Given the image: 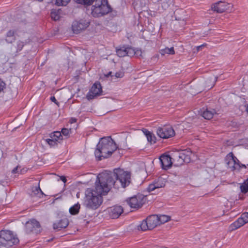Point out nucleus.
Masks as SVG:
<instances>
[{
    "label": "nucleus",
    "instance_id": "obj_16",
    "mask_svg": "<svg viewBox=\"0 0 248 248\" xmlns=\"http://www.w3.org/2000/svg\"><path fill=\"white\" fill-rule=\"evenodd\" d=\"M146 220L149 227V230H152L159 225L158 215H153L150 216L146 218Z\"/></svg>",
    "mask_w": 248,
    "mask_h": 248
},
{
    "label": "nucleus",
    "instance_id": "obj_2",
    "mask_svg": "<svg viewBox=\"0 0 248 248\" xmlns=\"http://www.w3.org/2000/svg\"><path fill=\"white\" fill-rule=\"evenodd\" d=\"M117 148L115 141L110 137L102 138L96 145L94 152L95 157L98 161L107 158L109 157Z\"/></svg>",
    "mask_w": 248,
    "mask_h": 248
},
{
    "label": "nucleus",
    "instance_id": "obj_12",
    "mask_svg": "<svg viewBox=\"0 0 248 248\" xmlns=\"http://www.w3.org/2000/svg\"><path fill=\"white\" fill-rule=\"evenodd\" d=\"M107 212L110 218L115 219L120 216L123 213L124 210L121 206L116 205L108 208Z\"/></svg>",
    "mask_w": 248,
    "mask_h": 248
},
{
    "label": "nucleus",
    "instance_id": "obj_20",
    "mask_svg": "<svg viewBox=\"0 0 248 248\" xmlns=\"http://www.w3.org/2000/svg\"><path fill=\"white\" fill-rule=\"evenodd\" d=\"M216 113V110L214 109L209 110L206 108V110H203L201 114V115L205 119L210 120L213 117L214 114Z\"/></svg>",
    "mask_w": 248,
    "mask_h": 248
},
{
    "label": "nucleus",
    "instance_id": "obj_31",
    "mask_svg": "<svg viewBox=\"0 0 248 248\" xmlns=\"http://www.w3.org/2000/svg\"><path fill=\"white\" fill-rule=\"evenodd\" d=\"M77 3L83 5L85 6H91L95 0H73Z\"/></svg>",
    "mask_w": 248,
    "mask_h": 248
},
{
    "label": "nucleus",
    "instance_id": "obj_40",
    "mask_svg": "<svg viewBox=\"0 0 248 248\" xmlns=\"http://www.w3.org/2000/svg\"><path fill=\"white\" fill-rule=\"evenodd\" d=\"M241 217L243 218L246 223H248V213H243Z\"/></svg>",
    "mask_w": 248,
    "mask_h": 248
},
{
    "label": "nucleus",
    "instance_id": "obj_32",
    "mask_svg": "<svg viewBox=\"0 0 248 248\" xmlns=\"http://www.w3.org/2000/svg\"><path fill=\"white\" fill-rule=\"evenodd\" d=\"M172 1V0H160L159 4L161 5L163 9L166 10L171 4Z\"/></svg>",
    "mask_w": 248,
    "mask_h": 248
},
{
    "label": "nucleus",
    "instance_id": "obj_43",
    "mask_svg": "<svg viewBox=\"0 0 248 248\" xmlns=\"http://www.w3.org/2000/svg\"><path fill=\"white\" fill-rule=\"evenodd\" d=\"M50 100L55 103L57 105L59 106V102L58 101H57V100H56V98L55 97V96H51L50 97Z\"/></svg>",
    "mask_w": 248,
    "mask_h": 248
},
{
    "label": "nucleus",
    "instance_id": "obj_25",
    "mask_svg": "<svg viewBox=\"0 0 248 248\" xmlns=\"http://www.w3.org/2000/svg\"><path fill=\"white\" fill-rule=\"evenodd\" d=\"M80 208V205L77 203L70 208L69 213L72 215H77L79 213Z\"/></svg>",
    "mask_w": 248,
    "mask_h": 248
},
{
    "label": "nucleus",
    "instance_id": "obj_24",
    "mask_svg": "<svg viewBox=\"0 0 248 248\" xmlns=\"http://www.w3.org/2000/svg\"><path fill=\"white\" fill-rule=\"evenodd\" d=\"M50 16L53 20L57 21L60 19L61 17L60 11L59 10L52 9L50 13Z\"/></svg>",
    "mask_w": 248,
    "mask_h": 248
},
{
    "label": "nucleus",
    "instance_id": "obj_28",
    "mask_svg": "<svg viewBox=\"0 0 248 248\" xmlns=\"http://www.w3.org/2000/svg\"><path fill=\"white\" fill-rule=\"evenodd\" d=\"M138 230H141L142 231H145L149 230V227L146 219L145 220H143L140 224L138 226Z\"/></svg>",
    "mask_w": 248,
    "mask_h": 248
},
{
    "label": "nucleus",
    "instance_id": "obj_46",
    "mask_svg": "<svg viewBox=\"0 0 248 248\" xmlns=\"http://www.w3.org/2000/svg\"><path fill=\"white\" fill-rule=\"evenodd\" d=\"M18 166H16V167H15L12 170V173H13V174H15V173H16V172H17V170H18Z\"/></svg>",
    "mask_w": 248,
    "mask_h": 248
},
{
    "label": "nucleus",
    "instance_id": "obj_13",
    "mask_svg": "<svg viewBox=\"0 0 248 248\" xmlns=\"http://www.w3.org/2000/svg\"><path fill=\"white\" fill-rule=\"evenodd\" d=\"M172 158L168 155H162L159 157V161L161 164V167L162 169L167 170L170 168L172 165Z\"/></svg>",
    "mask_w": 248,
    "mask_h": 248
},
{
    "label": "nucleus",
    "instance_id": "obj_51",
    "mask_svg": "<svg viewBox=\"0 0 248 248\" xmlns=\"http://www.w3.org/2000/svg\"><path fill=\"white\" fill-rule=\"evenodd\" d=\"M246 110H247V112H248V106H247V107Z\"/></svg>",
    "mask_w": 248,
    "mask_h": 248
},
{
    "label": "nucleus",
    "instance_id": "obj_3",
    "mask_svg": "<svg viewBox=\"0 0 248 248\" xmlns=\"http://www.w3.org/2000/svg\"><path fill=\"white\" fill-rule=\"evenodd\" d=\"M103 202V198L93 191V189L87 188L85 191L84 205L88 209L96 210Z\"/></svg>",
    "mask_w": 248,
    "mask_h": 248
},
{
    "label": "nucleus",
    "instance_id": "obj_39",
    "mask_svg": "<svg viewBox=\"0 0 248 248\" xmlns=\"http://www.w3.org/2000/svg\"><path fill=\"white\" fill-rule=\"evenodd\" d=\"M61 135L62 134L64 136H67L69 133V130L67 128H63L62 129Z\"/></svg>",
    "mask_w": 248,
    "mask_h": 248
},
{
    "label": "nucleus",
    "instance_id": "obj_44",
    "mask_svg": "<svg viewBox=\"0 0 248 248\" xmlns=\"http://www.w3.org/2000/svg\"><path fill=\"white\" fill-rule=\"evenodd\" d=\"M206 46V44H203L202 45L197 46V51H199L200 50H202V47H205Z\"/></svg>",
    "mask_w": 248,
    "mask_h": 248
},
{
    "label": "nucleus",
    "instance_id": "obj_27",
    "mask_svg": "<svg viewBox=\"0 0 248 248\" xmlns=\"http://www.w3.org/2000/svg\"><path fill=\"white\" fill-rule=\"evenodd\" d=\"M50 137L51 138L53 139L54 140H56L57 142H59V140H62V136L61 135V132L59 131H55L53 133H51Z\"/></svg>",
    "mask_w": 248,
    "mask_h": 248
},
{
    "label": "nucleus",
    "instance_id": "obj_11",
    "mask_svg": "<svg viewBox=\"0 0 248 248\" xmlns=\"http://www.w3.org/2000/svg\"><path fill=\"white\" fill-rule=\"evenodd\" d=\"M230 8H232L231 4L222 1H219L215 3L212 6V9L214 11L218 13H222L226 11H228Z\"/></svg>",
    "mask_w": 248,
    "mask_h": 248
},
{
    "label": "nucleus",
    "instance_id": "obj_19",
    "mask_svg": "<svg viewBox=\"0 0 248 248\" xmlns=\"http://www.w3.org/2000/svg\"><path fill=\"white\" fill-rule=\"evenodd\" d=\"M142 131L146 136L148 141L150 142L151 144H154L156 142V137L153 133L146 129H144Z\"/></svg>",
    "mask_w": 248,
    "mask_h": 248
},
{
    "label": "nucleus",
    "instance_id": "obj_38",
    "mask_svg": "<svg viewBox=\"0 0 248 248\" xmlns=\"http://www.w3.org/2000/svg\"><path fill=\"white\" fill-rule=\"evenodd\" d=\"M24 42L21 41H17V49H16V53H17L18 52L20 51L23 47H24Z\"/></svg>",
    "mask_w": 248,
    "mask_h": 248
},
{
    "label": "nucleus",
    "instance_id": "obj_34",
    "mask_svg": "<svg viewBox=\"0 0 248 248\" xmlns=\"http://www.w3.org/2000/svg\"><path fill=\"white\" fill-rule=\"evenodd\" d=\"M241 191L243 193H246L248 191V184L245 180L240 186Z\"/></svg>",
    "mask_w": 248,
    "mask_h": 248
},
{
    "label": "nucleus",
    "instance_id": "obj_10",
    "mask_svg": "<svg viewBox=\"0 0 248 248\" xmlns=\"http://www.w3.org/2000/svg\"><path fill=\"white\" fill-rule=\"evenodd\" d=\"M102 92V89L101 84L99 82H96L93 84L87 93V98L88 100L93 99L95 97L100 95Z\"/></svg>",
    "mask_w": 248,
    "mask_h": 248
},
{
    "label": "nucleus",
    "instance_id": "obj_45",
    "mask_svg": "<svg viewBox=\"0 0 248 248\" xmlns=\"http://www.w3.org/2000/svg\"><path fill=\"white\" fill-rule=\"evenodd\" d=\"M77 121V119L75 118H71L69 120V122L71 124H73V123H76Z\"/></svg>",
    "mask_w": 248,
    "mask_h": 248
},
{
    "label": "nucleus",
    "instance_id": "obj_41",
    "mask_svg": "<svg viewBox=\"0 0 248 248\" xmlns=\"http://www.w3.org/2000/svg\"><path fill=\"white\" fill-rule=\"evenodd\" d=\"M124 76V73L121 71L116 72L115 74V77L116 78H121L123 77Z\"/></svg>",
    "mask_w": 248,
    "mask_h": 248
},
{
    "label": "nucleus",
    "instance_id": "obj_8",
    "mask_svg": "<svg viewBox=\"0 0 248 248\" xmlns=\"http://www.w3.org/2000/svg\"><path fill=\"white\" fill-rule=\"evenodd\" d=\"M90 25V22L85 19L74 21L72 25V29L74 33L78 34L85 30Z\"/></svg>",
    "mask_w": 248,
    "mask_h": 248
},
{
    "label": "nucleus",
    "instance_id": "obj_22",
    "mask_svg": "<svg viewBox=\"0 0 248 248\" xmlns=\"http://www.w3.org/2000/svg\"><path fill=\"white\" fill-rule=\"evenodd\" d=\"M245 224H246L245 221L243 220V218L240 217L231 224V227L232 230H236L243 226Z\"/></svg>",
    "mask_w": 248,
    "mask_h": 248
},
{
    "label": "nucleus",
    "instance_id": "obj_14",
    "mask_svg": "<svg viewBox=\"0 0 248 248\" xmlns=\"http://www.w3.org/2000/svg\"><path fill=\"white\" fill-rule=\"evenodd\" d=\"M235 159L237 160V158L232 152L229 153L225 159L228 167L232 171L237 169V167L235 166Z\"/></svg>",
    "mask_w": 248,
    "mask_h": 248
},
{
    "label": "nucleus",
    "instance_id": "obj_26",
    "mask_svg": "<svg viewBox=\"0 0 248 248\" xmlns=\"http://www.w3.org/2000/svg\"><path fill=\"white\" fill-rule=\"evenodd\" d=\"M160 53L161 55H164L166 54L173 55L175 54V51L173 47H171L170 48L166 47L164 49H161Z\"/></svg>",
    "mask_w": 248,
    "mask_h": 248
},
{
    "label": "nucleus",
    "instance_id": "obj_52",
    "mask_svg": "<svg viewBox=\"0 0 248 248\" xmlns=\"http://www.w3.org/2000/svg\"><path fill=\"white\" fill-rule=\"evenodd\" d=\"M246 181H247V184H248V178L247 180H246Z\"/></svg>",
    "mask_w": 248,
    "mask_h": 248
},
{
    "label": "nucleus",
    "instance_id": "obj_17",
    "mask_svg": "<svg viewBox=\"0 0 248 248\" xmlns=\"http://www.w3.org/2000/svg\"><path fill=\"white\" fill-rule=\"evenodd\" d=\"M69 224V221L67 218H63L53 223V229L57 230H61L65 228Z\"/></svg>",
    "mask_w": 248,
    "mask_h": 248
},
{
    "label": "nucleus",
    "instance_id": "obj_42",
    "mask_svg": "<svg viewBox=\"0 0 248 248\" xmlns=\"http://www.w3.org/2000/svg\"><path fill=\"white\" fill-rule=\"evenodd\" d=\"M5 87V83L0 79V93L3 91Z\"/></svg>",
    "mask_w": 248,
    "mask_h": 248
},
{
    "label": "nucleus",
    "instance_id": "obj_15",
    "mask_svg": "<svg viewBox=\"0 0 248 248\" xmlns=\"http://www.w3.org/2000/svg\"><path fill=\"white\" fill-rule=\"evenodd\" d=\"M165 179L161 177H159L153 184L149 185L148 188L149 191H152L156 188L164 187L165 186Z\"/></svg>",
    "mask_w": 248,
    "mask_h": 248
},
{
    "label": "nucleus",
    "instance_id": "obj_1",
    "mask_svg": "<svg viewBox=\"0 0 248 248\" xmlns=\"http://www.w3.org/2000/svg\"><path fill=\"white\" fill-rule=\"evenodd\" d=\"M130 173L120 168L114 169L113 173L99 174L97 177L93 191L102 197L108 194L112 186L117 187L118 182L121 184L122 187H125L130 183Z\"/></svg>",
    "mask_w": 248,
    "mask_h": 248
},
{
    "label": "nucleus",
    "instance_id": "obj_47",
    "mask_svg": "<svg viewBox=\"0 0 248 248\" xmlns=\"http://www.w3.org/2000/svg\"><path fill=\"white\" fill-rule=\"evenodd\" d=\"M235 166L237 167H240V162H239V160L237 159V160L235 159Z\"/></svg>",
    "mask_w": 248,
    "mask_h": 248
},
{
    "label": "nucleus",
    "instance_id": "obj_9",
    "mask_svg": "<svg viewBox=\"0 0 248 248\" xmlns=\"http://www.w3.org/2000/svg\"><path fill=\"white\" fill-rule=\"evenodd\" d=\"M25 229L27 233L34 232L38 233L40 232L41 226L38 221L32 219L26 222Z\"/></svg>",
    "mask_w": 248,
    "mask_h": 248
},
{
    "label": "nucleus",
    "instance_id": "obj_35",
    "mask_svg": "<svg viewBox=\"0 0 248 248\" xmlns=\"http://www.w3.org/2000/svg\"><path fill=\"white\" fill-rule=\"evenodd\" d=\"M70 0H56V4L57 6H65Z\"/></svg>",
    "mask_w": 248,
    "mask_h": 248
},
{
    "label": "nucleus",
    "instance_id": "obj_7",
    "mask_svg": "<svg viewBox=\"0 0 248 248\" xmlns=\"http://www.w3.org/2000/svg\"><path fill=\"white\" fill-rule=\"evenodd\" d=\"M156 134L161 138L169 139L173 137L175 133L174 130L171 126L165 125L157 128Z\"/></svg>",
    "mask_w": 248,
    "mask_h": 248
},
{
    "label": "nucleus",
    "instance_id": "obj_37",
    "mask_svg": "<svg viewBox=\"0 0 248 248\" xmlns=\"http://www.w3.org/2000/svg\"><path fill=\"white\" fill-rule=\"evenodd\" d=\"M126 56L132 57L135 54V50L131 47H126Z\"/></svg>",
    "mask_w": 248,
    "mask_h": 248
},
{
    "label": "nucleus",
    "instance_id": "obj_6",
    "mask_svg": "<svg viewBox=\"0 0 248 248\" xmlns=\"http://www.w3.org/2000/svg\"><path fill=\"white\" fill-rule=\"evenodd\" d=\"M146 198L141 194H138L136 196L126 200L128 204L131 208H139L142 206L145 203Z\"/></svg>",
    "mask_w": 248,
    "mask_h": 248
},
{
    "label": "nucleus",
    "instance_id": "obj_36",
    "mask_svg": "<svg viewBox=\"0 0 248 248\" xmlns=\"http://www.w3.org/2000/svg\"><path fill=\"white\" fill-rule=\"evenodd\" d=\"M45 140L46 142L51 147L55 146L57 145V141L54 140L52 138L46 139Z\"/></svg>",
    "mask_w": 248,
    "mask_h": 248
},
{
    "label": "nucleus",
    "instance_id": "obj_50",
    "mask_svg": "<svg viewBox=\"0 0 248 248\" xmlns=\"http://www.w3.org/2000/svg\"><path fill=\"white\" fill-rule=\"evenodd\" d=\"M61 179L65 183L66 182V179L64 176H62L61 177Z\"/></svg>",
    "mask_w": 248,
    "mask_h": 248
},
{
    "label": "nucleus",
    "instance_id": "obj_18",
    "mask_svg": "<svg viewBox=\"0 0 248 248\" xmlns=\"http://www.w3.org/2000/svg\"><path fill=\"white\" fill-rule=\"evenodd\" d=\"M178 152L181 159L184 161V163H187L190 161V156L192 154V152L189 149L182 150L181 151Z\"/></svg>",
    "mask_w": 248,
    "mask_h": 248
},
{
    "label": "nucleus",
    "instance_id": "obj_49",
    "mask_svg": "<svg viewBox=\"0 0 248 248\" xmlns=\"http://www.w3.org/2000/svg\"><path fill=\"white\" fill-rule=\"evenodd\" d=\"M242 168H246V166L244 164H242L240 163V167H237V168L238 169H241Z\"/></svg>",
    "mask_w": 248,
    "mask_h": 248
},
{
    "label": "nucleus",
    "instance_id": "obj_21",
    "mask_svg": "<svg viewBox=\"0 0 248 248\" xmlns=\"http://www.w3.org/2000/svg\"><path fill=\"white\" fill-rule=\"evenodd\" d=\"M16 32L14 30H10L7 32L5 36V41L7 43H12L16 40L15 36Z\"/></svg>",
    "mask_w": 248,
    "mask_h": 248
},
{
    "label": "nucleus",
    "instance_id": "obj_33",
    "mask_svg": "<svg viewBox=\"0 0 248 248\" xmlns=\"http://www.w3.org/2000/svg\"><path fill=\"white\" fill-rule=\"evenodd\" d=\"M158 217L159 224L165 223L170 219V216L165 215H160L159 216H158Z\"/></svg>",
    "mask_w": 248,
    "mask_h": 248
},
{
    "label": "nucleus",
    "instance_id": "obj_29",
    "mask_svg": "<svg viewBox=\"0 0 248 248\" xmlns=\"http://www.w3.org/2000/svg\"><path fill=\"white\" fill-rule=\"evenodd\" d=\"M117 55L120 57H123L126 56V47L122 46L119 48L116 49Z\"/></svg>",
    "mask_w": 248,
    "mask_h": 248
},
{
    "label": "nucleus",
    "instance_id": "obj_23",
    "mask_svg": "<svg viewBox=\"0 0 248 248\" xmlns=\"http://www.w3.org/2000/svg\"><path fill=\"white\" fill-rule=\"evenodd\" d=\"M31 189V196L32 197L37 196L41 197V195H43L44 194L40 187L39 184L38 186L32 187Z\"/></svg>",
    "mask_w": 248,
    "mask_h": 248
},
{
    "label": "nucleus",
    "instance_id": "obj_30",
    "mask_svg": "<svg viewBox=\"0 0 248 248\" xmlns=\"http://www.w3.org/2000/svg\"><path fill=\"white\" fill-rule=\"evenodd\" d=\"M172 159H173V161H176V166H180L184 163V161L181 159L178 152L173 155V158Z\"/></svg>",
    "mask_w": 248,
    "mask_h": 248
},
{
    "label": "nucleus",
    "instance_id": "obj_4",
    "mask_svg": "<svg viewBox=\"0 0 248 248\" xmlns=\"http://www.w3.org/2000/svg\"><path fill=\"white\" fill-rule=\"evenodd\" d=\"M92 6V15L93 17H98L111 12L112 8L108 0H95Z\"/></svg>",
    "mask_w": 248,
    "mask_h": 248
},
{
    "label": "nucleus",
    "instance_id": "obj_48",
    "mask_svg": "<svg viewBox=\"0 0 248 248\" xmlns=\"http://www.w3.org/2000/svg\"><path fill=\"white\" fill-rule=\"evenodd\" d=\"M112 72H109L107 74L105 75V76L106 77H109V76L112 77L113 76L111 75Z\"/></svg>",
    "mask_w": 248,
    "mask_h": 248
},
{
    "label": "nucleus",
    "instance_id": "obj_5",
    "mask_svg": "<svg viewBox=\"0 0 248 248\" xmlns=\"http://www.w3.org/2000/svg\"><path fill=\"white\" fill-rule=\"evenodd\" d=\"M19 240L14 235L13 232L9 230L0 231V248H8L17 244Z\"/></svg>",
    "mask_w": 248,
    "mask_h": 248
}]
</instances>
